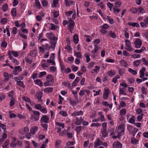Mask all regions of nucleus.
<instances>
[{
  "label": "nucleus",
  "instance_id": "1",
  "mask_svg": "<svg viewBox=\"0 0 148 148\" xmlns=\"http://www.w3.org/2000/svg\"><path fill=\"white\" fill-rule=\"evenodd\" d=\"M75 23L71 19H69L68 22L69 30L70 32H72L74 29Z\"/></svg>",
  "mask_w": 148,
  "mask_h": 148
},
{
  "label": "nucleus",
  "instance_id": "2",
  "mask_svg": "<svg viewBox=\"0 0 148 148\" xmlns=\"http://www.w3.org/2000/svg\"><path fill=\"white\" fill-rule=\"evenodd\" d=\"M135 45V47L137 48H140L142 45V42L140 39L137 38L134 42Z\"/></svg>",
  "mask_w": 148,
  "mask_h": 148
},
{
  "label": "nucleus",
  "instance_id": "3",
  "mask_svg": "<svg viewBox=\"0 0 148 148\" xmlns=\"http://www.w3.org/2000/svg\"><path fill=\"white\" fill-rule=\"evenodd\" d=\"M49 118L46 115H43L40 119L41 122L47 123L49 122Z\"/></svg>",
  "mask_w": 148,
  "mask_h": 148
},
{
  "label": "nucleus",
  "instance_id": "4",
  "mask_svg": "<svg viewBox=\"0 0 148 148\" xmlns=\"http://www.w3.org/2000/svg\"><path fill=\"white\" fill-rule=\"evenodd\" d=\"M46 36L48 38L51 40H54L55 39V35L51 32L47 34Z\"/></svg>",
  "mask_w": 148,
  "mask_h": 148
},
{
  "label": "nucleus",
  "instance_id": "5",
  "mask_svg": "<svg viewBox=\"0 0 148 148\" xmlns=\"http://www.w3.org/2000/svg\"><path fill=\"white\" fill-rule=\"evenodd\" d=\"M14 69L13 71V74L14 75H17L21 71V68L20 66H15Z\"/></svg>",
  "mask_w": 148,
  "mask_h": 148
},
{
  "label": "nucleus",
  "instance_id": "6",
  "mask_svg": "<svg viewBox=\"0 0 148 148\" xmlns=\"http://www.w3.org/2000/svg\"><path fill=\"white\" fill-rule=\"evenodd\" d=\"M83 114V112L81 110L79 111H75L71 114L73 116H82Z\"/></svg>",
  "mask_w": 148,
  "mask_h": 148
},
{
  "label": "nucleus",
  "instance_id": "7",
  "mask_svg": "<svg viewBox=\"0 0 148 148\" xmlns=\"http://www.w3.org/2000/svg\"><path fill=\"white\" fill-rule=\"evenodd\" d=\"M103 145V142L101 141L99 139H97L96 142L94 143V146L95 148H97V147Z\"/></svg>",
  "mask_w": 148,
  "mask_h": 148
},
{
  "label": "nucleus",
  "instance_id": "8",
  "mask_svg": "<svg viewBox=\"0 0 148 148\" xmlns=\"http://www.w3.org/2000/svg\"><path fill=\"white\" fill-rule=\"evenodd\" d=\"M41 66L42 68H44L45 67H47L49 66V64L48 63L46 62V61L45 60H43L41 62Z\"/></svg>",
  "mask_w": 148,
  "mask_h": 148
},
{
  "label": "nucleus",
  "instance_id": "9",
  "mask_svg": "<svg viewBox=\"0 0 148 148\" xmlns=\"http://www.w3.org/2000/svg\"><path fill=\"white\" fill-rule=\"evenodd\" d=\"M109 90L108 89H106L105 90L104 93L103 95V98L104 99H106L108 97L109 94Z\"/></svg>",
  "mask_w": 148,
  "mask_h": 148
},
{
  "label": "nucleus",
  "instance_id": "10",
  "mask_svg": "<svg viewBox=\"0 0 148 148\" xmlns=\"http://www.w3.org/2000/svg\"><path fill=\"white\" fill-rule=\"evenodd\" d=\"M47 82L53 83V78L52 75H47Z\"/></svg>",
  "mask_w": 148,
  "mask_h": 148
},
{
  "label": "nucleus",
  "instance_id": "11",
  "mask_svg": "<svg viewBox=\"0 0 148 148\" xmlns=\"http://www.w3.org/2000/svg\"><path fill=\"white\" fill-rule=\"evenodd\" d=\"M38 130V127L36 126H34L31 128L30 130V132L32 134H34L35 132Z\"/></svg>",
  "mask_w": 148,
  "mask_h": 148
},
{
  "label": "nucleus",
  "instance_id": "12",
  "mask_svg": "<svg viewBox=\"0 0 148 148\" xmlns=\"http://www.w3.org/2000/svg\"><path fill=\"white\" fill-rule=\"evenodd\" d=\"M79 80V77H76L75 80L73 82L72 84V85L73 87H75L76 86Z\"/></svg>",
  "mask_w": 148,
  "mask_h": 148
},
{
  "label": "nucleus",
  "instance_id": "13",
  "mask_svg": "<svg viewBox=\"0 0 148 148\" xmlns=\"http://www.w3.org/2000/svg\"><path fill=\"white\" fill-rule=\"evenodd\" d=\"M15 99L14 97L10 98V107H12L15 104Z\"/></svg>",
  "mask_w": 148,
  "mask_h": 148
},
{
  "label": "nucleus",
  "instance_id": "14",
  "mask_svg": "<svg viewBox=\"0 0 148 148\" xmlns=\"http://www.w3.org/2000/svg\"><path fill=\"white\" fill-rule=\"evenodd\" d=\"M94 50L92 51V53L93 54V56L95 55V53H97L99 49V47L97 45H94Z\"/></svg>",
  "mask_w": 148,
  "mask_h": 148
},
{
  "label": "nucleus",
  "instance_id": "15",
  "mask_svg": "<svg viewBox=\"0 0 148 148\" xmlns=\"http://www.w3.org/2000/svg\"><path fill=\"white\" fill-rule=\"evenodd\" d=\"M107 74L109 76L112 77L114 75H115V73L114 70H111L109 71Z\"/></svg>",
  "mask_w": 148,
  "mask_h": 148
},
{
  "label": "nucleus",
  "instance_id": "16",
  "mask_svg": "<svg viewBox=\"0 0 148 148\" xmlns=\"http://www.w3.org/2000/svg\"><path fill=\"white\" fill-rule=\"evenodd\" d=\"M113 148H120V143L119 141L114 143L113 145Z\"/></svg>",
  "mask_w": 148,
  "mask_h": 148
},
{
  "label": "nucleus",
  "instance_id": "17",
  "mask_svg": "<svg viewBox=\"0 0 148 148\" xmlns=\"http://www.w3.org/2000/svg\"><path fill=\"white\" fill-rule=\"evenodd\" d=\"M68 100L70 102V104L72 106H74L76 105L77 103L72 98L69 97L68 99Z\"/></svg>",
  "mask_w": 148,
  "mask_h": 148
},
{
  "label": "nucleus",
  "instance_id": "18",
  "mask_svg": "<svg viewBox=\"0 0 148 148\" xmlns=\"http://www.w3.org/2000/svg\"><path fill=\"white\" fill-rule=\"evenodd\" d=\"M73 38L74 43L75 44H77L79 41L78 36L76 34H75Z\"/></svg>",
  "mask_w": 148,
  "mask_h": 148
},
{
  "label": "nucleus",
  "instance_id": "19",
  "mask_svg": "<svg viewBox=\"0 0 148 148\" xmlns=\"http://www.w3.org/2000/svg\"><path fill=\"white\" fill-rule=\"evenodd\" d=\"M141 63V60H136L133 62V65L135 66H138Z\"/></svg>",
  "mask_w": 148,
  "mask_h": 148
},
{
  "label": "nucleus",
  "instance_id": "20",
  "mask_svg": "<svg viewBox=\"0 0 148 148\" xmlns=\"http://www.w3.org/2000/svg\"><path fill=\"white\" fill-rule=\"evenodd\" d=\"M11 13L13 17H15L16 15V10L15 8H14L11 10Z\"/></svg>",
  "mask_w": 148,
  "mask_h": 148
},
{
  "label": "nucleus",
  "instance_id": "21",
  "mask_svg": "<svg viewBox=\"0 0 148 148\" xmlns=\"http://www.w3.org/2000/svg\"><path fill=\"white\" fill-rule=\"evenodd\" d=\"M63 84L65 86L68 87L69 90H71L72 88L71 86V84L68 82H64L63 83Z\"/></svg>",
  "mask_w": 148,
  "mask_h": 148
},
{
  "label": "nucleus",
  "instance_id": "22",
  "mask_svg": "<svg viewBox=\"0 0 148 148\" xmlns=\"http://www.w3.org/2000/svg\"><path fill=\"white\" fill-rule=\"evenodd\" d=\"M8 6L6 3H5L2 7V9L3 11L5 12L7 10Z\"/></svg>",
  "mask_w": 148,
  "mask_h": 148
},
{
  "label": "nucleus",
  "instance_id": "23",
  "mask_svg": "<svg viewBox=\"0 0 148 148\" xmlns=\"http://www.w3.org/2000/svg\"><path fill=\"white\" fill-rule=\"evenodd\" d=\"M125 49L127 51H131L134 50V49L132 47L131 45L127 46V47H125Z\"/></svg>",
  "mask_w": 148,
  "mask_h": 148
},
{
  "label": "nucleus",
  "instance_id": "24",
  "mask_svg": "<svg viewBox=\"0 0 148 148\" xmlns=\"http://www.w3.org/2000/svg\"><path fill=\"white\" fill-rule=\"evenodd\" d=\"M34 82L36 84L40 86H42L43 85L41 81L38 79H37L34 80Z\"/></svg>",
  "mask_w": 148,
  "mask_h": 148
},
{
  "label": "nucleus",
  "instance_id": "25",
  "mask_svg": "<svg viewBox=\"0 0 148 148\" xmlns=\"http://www.w3.org/2000/svg\"><path fill=\"white\" fill-rule=\"evenodd\" d=\"M128 25H131L133 27H139V24L136 23H132L130 22L128 23Z\"/></svg>",
  "mask_w": 148,
  "mask_h": 148
},
{
  "label": "nucleus",
  "instance_id": "26",
  "mask_svg": "<svg viewBox=\"0 0 148 148\" xmlns=\"http://www.w3.org/2000/svg\"><path fill=\"white\" fill-rule=\"evenodd\" d=\"M106 130H103L102 132V136L104 138H106L108 136V133Z\"/></svg>",
  "mask_w": 148,
  "mask_h": 148
},
{
  "label": "nucleus",
  "instance_id": "27",
  "mask_svg": "<svg viewBox=\"0 0 148 148\" xmlns=\"http://www.w3.org/2000/svg\"><path fill=\"white\" fill-rule=\"evenodd\" d=\"M74 54L75 56L79 58H81L82 57V54L80 52H74Z\"/></svg>",
  "mask_w": 148,
  "mask_h": 148
},
{
  "label": "nucleus",
  "instance_id": "28",
  "mask_svg": "<svg viewBox=\"0 0 148 148\" xmlns=\"http://www.w3.org/2000/svg\"><path fill=\"white\" fill-rule=\"evenodd\" d=\"M53 91V88L52 87H47L45 89V92H51Z\"/></svg>",
  "mask_w": 148,
  "mask_h": 148
},
{
  "label": "nucleus",
  "instance_id": "29",
  "mask_svg": "<svg viewBox=\"0 0 148 148\" xmlns=\"http://www.w3.org/2000/svg\"><path fill=\"white\" fill-rule=\"evenodd\" d=\"M132 13H136L138 12V10L136 8H132L130 10Z\"/></svg>",
  "mask_w": 148,
  "mask_h": 148
},
{
  "label": "nucleus",
  "instance_id": "30",
  "mask_svg": "<svg viewBox=\"0 0 148 148\" xmlns=\"http://www.w3.org/2000/svg\"><path fill=\"white\" fill-rule=\"evenodd\" d=\"M25 62L27 63L30 64H31L32 62V60H31L30 58H29V57H27L25 58Z\"/></svg>",
  "mask_w": 148,
  "mask_h": 148
},
{
  "label": "nucleus",
  "instance_id": "31",
  "mask_svg": "<svg viewBox=\"0 0 148 148\" xmlns=\"http://www.w3.org/2000/svg\"><path fill=\"white\" fill-rule=\"evenodd\" d=\"M47 62L48 63V64L51 63V65H55L56 64L55 61L51 58L47 60Z\"/></svg>",
  "mask_w": 148,
  "mask_h": 148
},
{
  "label": "nucleus",
  "instance_id": "32",
  "mask_svg": "<svg viewBox=\"0 0 148 148\" xmlns=\"http://www.w3.org/2000/svg\"><path fill=\"white\" fill-rule=\"evenodd\" d=\"M16 84L18 85L23 88H24L25 87V85L23 84V82L22 81H17L16 82Z\"/></svg>",
  "mask_w": 148,
  "mask_h": 148
},
{
  "label": "nucleus",
  "instance_id": "33",
  "mask_svg": "<svg viewBox=\"0 0 148 148\" xmlns=\"http://www.w3.org/2000/svg\"><path fill=\"white\" fill-rule=\"evenodd\" d=\"M59 114L63 117L66 116L67 115V113L65 111H61L60 112Z\"/></svg>",
  "mask_w": 148,
  "mask_h": 148
},
{
  "label": "nucleus",
  "instance_id": "34",
  "mask_svg": "<svg viewBox=\"0 0 148 148\" xmlns=\"http://www.w3.org/2000/svg\"><path fill=\"white\" fill-rule=\"evenodd\" d=\"M76 122L75 124L77 125H79L81 124L82 122L80 121L79 119V118L78 117H77L76 118Z\"/></svg>",
  "mask_w": 148,
  "mask_h": 148
},
{
  "label": "nucleus",
  "instance_id": "35",
  "mask_svg": "<svg viewBox=\"0 0 148 148\" xmlns=\"http://www.w3.org/2000/svg\"><path fill=\"white\" fill-rule=\"evenodd\" d=\"M71 68L73 72L76 71L79 69L78 67L75 66L73 65L72 66Z\"/></svg>",
  "mask_w": 148,
  "mask_h": 148
},
{
  "label": "nucleus",
  "instance_id": "36",
  "mask_svg": "<svg viewBox=\"0 0 148 148\" xmlns=\"http://www.w3.org/2000/svg\"><path fill=\"white\" fill-rule=\"evenodd\" d=\"M56 125L58 126H59L62 127L63 128H64V123H61L60 122H56Z\"/></svg>",
  "mask_w": 148,
  "mask_h": 148
},
{
  "label": "nucleus",
  "instance_id": "37",
  "mask_svg": "<svg viewBox=\"0 0 148 148\" xmlns=\"http://www.w3.org/2000/svg\"><path fill=\"white\" fill-rule=\"evenodd\" d=\"M71 90L72 92L73 95L75 97V98L77 100L78 96L77 95V91L74 92L73 90Z\"/></svg>",
  "mask_w": 148,
  "mask_h": 148
},
{
  "label": "nucleus",
  "instance_id": "38",
  "mask_svg": "<svg viewBox=\"0 0 148 148\" xmlns=\"http://www.w3.org/2000/svg\"><path fill=\"white\" fill-rule=\"evenodd\" d=\"M9 143V141L8 140H6L3 146V148H7V146Z\"/></svg>",
  "mask_w": 148,
  "mask_h": 148
},
{
  "label": "nucleus",
  "instance_id": "39",
  "mask_svg": "<svg viewBox=\"0 0 148 148\" xmlns=\"http://www.w3.org/2000/svg\"><path fill=\"white\" fill-rule=\"evenodd\" d=\"M128 71L134 75H136L137 73L136 71L134 70L131 68L129 69Z\"/></svg>",
  "mask_w": 148,
  "mask_h": 148
},
{
  "label": "nucleus",
  "instance_id": "40",
  "mask_svg": "<svg viewBox=\"0 0 148 148\" xmlns=\"http://www.w3.org/2000/svg\"><path fill=\"white\" fill-rule=\"evenodd\" d=\"M120 6V2L119 1H117L116 2L115 4L114 7L115 8H118Z\"/></svg>",
  "mask_w": 148,
  "mask_h": 148
},
{
  "label": "nucleus",
  "instance_id": "41",
  "mask_svg": "<svg viewBox=\"0 0 148 148\" xmlns=\"http://www.w3.org/2000/svg\"><path fill=\"white\" fill-rule=\"evenodd\" d=\"M41 126L44 128L45 131H46L47 130V128L48 127V125L46 124H43L42 123L41 125Z\"/></svg>",
  "mask_w": 148,
  "mask_h": 148
},
{
  "label": "nucleus",
  "instance_id": "42",
  "mask_svg": "<svg viewBox=\"0 0 148 148\" xmlns=\"http://www.w3.org/2000/svg\"><path fill=\"white\" fill-rule=\"evenodd\" d=\"M7 45V43L5 41H3L1 42V46L5 48Z\"/></svg>",
  "mask_w": 148,
  "mask_h": 148
},
{
  "label": "nucleus",
  "instance_id": "43",
  "mask_svg": "<svg viewBox=\"0 0 148 148\" xmlns=\"http://www.w3.org/2000/svg\"><path fill=\"white\" fill-rule=\"evenodd\" d=\"M125 46L127 47V46L131 45V42L128 39H125Z\"/></svg>",
  "mask_w": 148,
  "mask_h": 148
},
{
  "label": "nucleus",
  "instance_id": "44",
  "mask_svg": "<svg viewBox=\"0 0 148 148\" xmlns=\"http://www.w3.org/2000/svg\"><path fill=\"white\" fill-rule=\"evenodd\" d=\"M101 126V124L100 123H93L91 125V127H98L99 126Z\"/></svg>",
  "mask_w": 148,
  "mask_h": 148
},
{
  "label": "nucleus",
  "instance_id": "45",
  "mask_svg": "<svg viewBox=\"0 0 148 148\" xmlns=\"http://www.w3.org/2000/svg\"><path fill=\"white\" fill-rule=\"evenodd\" d=\"M7 19L6 18H3L1 21V23L3 24H5L7 23Z\"/></svg>",
  "mask_w": 148,
  "mask_h": 148
},
{
  "label": "nucleus",
  "instance_id": "46",
  "mask_svg": "<svg viewBox=\"0 0 148 148\" xmlns=\"http://www.w3.org/2000/svg\"><path fill=\"white\" fill-rule=\"evenodd\" d=\"M141 60L143 62L144 64L148 66V61L146 60L145 58H142Z\"/></svg>",
  "mask_w": 148,
  "mask_h": 148
},
{
  "label": "nucleus",
  "instance_id": "47",
  "mask_svg": "<svg viewBox=\"0 0 148 148\" xmlns=\"http://www.w3.org/2000/svg\"><path fill=\"white\" fill-rule=\"evenodd\" d=\"M76 130L77 131V133L79 134L82 130V127L80 126L76 127Z\"/></svg>",
  "mask_w": 148,
  "mask_h": 148
},
{
  "label": "nucleus",
  "instance_id": "48",
  "mask_svg": "<svg viewBox=\"0 0 148 148\" xmlns=\"http://www.w3.org/2000/svg\"><path fill=\"white\" fill-rule=\"evenodd\" d=\"M36 51L34 50L31 51L30 53V55L31 56L34 57L36 54Z\"/></svg>",
  "mask_w": 148,
  "mask_h": 148
},
{
  "label": "nucleus",
  "instance_id": "49",
  "mask_svg": "<svg viewBox=\"0 0 148 148\" xmlns=\"http://www.w3.org/2000/svg\"><path fill=\"white\" fill-rule=\"evenodd\" d=\"M119 78L120 77L119 76L116 75L113 78L112 82L115 83H116L117 81V79Z\"/></svg>",
  "mask_w": 148,
  "mask_h": 148
},
{
  "label": "nucleus",
  "instance_id": "50",
  "mask_svg": "<svg viewBox=\"0 0 148 148\" xmlns=\"http://www.w3.org/2000/svg\"><path fill=\"white\" fill-rule=\"evenodd\" d=\"M107 18L110 24H113L114 23V21L113 19L111 18L110 16H108L107 17Z\"/></svg>",
  "mask_w": 148,
  "mask_h": 148
},
{
  "label": "nucleus",
  "instance_id": "51",
  "mask_svg": "<svg viewBox=\"0 0 148 148\" xmlns=\"http://www.w3.org/2000/svg\"><path fill=\"white\" fill-rule=\"evenodd\" d=\"M35 3L36 4V6L38 8H40V3L39 1L38 0H36L35 1Z\"/></svg>",
  "mask_w": 148,
  "mask_h": 148
},
{
  "label": "nucleus",
  "instance_id": "52",
  "mask_svg": "<svg viewBox=\"0 0 148 148\" xmlns=\"http://www.w3.org/2000/svg\"><path fill=\"white\" fill-rule=\"evenodd\" d=\"M109 33L110 35L111 36V37L114 38H116V36L114 34V33H112V31H110L109 32Z\"/></svg>",
  "mask_w": 148,
  "mask_h": 148
},
{
  "label": "nucleus",
  "instance_id": "53",
  "mask_svg": "<svg viewBox=\"0 0 148 148\" xmlns=\"http://www.w3.org/2000/svg\"><path fill=\"white\" fill-rule=\"evenodd\" d=\"M107 6H108V7L110 9V11H111L112 8L113 6V5L112 3L109 2H108L107 3Z\"/></svg>",
  "mask_w": 148,
  "mask_h": 148
},
{
  "label": "nucleus",
  "instance_id": "54",
  "mask_svg": "<svg viewBox=\"0 0 148 148\" xmlns=\"http://www.w3.org/2000/svg\"><path fill=\"white\" fill-rule=\"evenodd\" d=\"M53 14L54 17L55 18H56L59 15V12L58 11H55L53 12Z\"/></svg>",
  "mask_w": 148,
  "mask_h": 148
},
{
  "label": "nucleus",
  "instance_id": "55",
  "mask_svg": "<svg viewBox=\"0 0 148 148\" xmlns=\"http://www.w3.org/2000/svg\"><path fill=\"white\" fill-rule=\"evenodd\" d=\"M12 33L14 34H16L17 32V28L15 27H13L12 29Z\"/></svg>",
  "mask_w": 148,
  "mask_h": 148
},
{
  "label": "nucleus",
  "instance_id": "56",
  "mask_svg": "<svg viewBox=\"0 0 148 148\" xmlns=\"http://www.w3.org/2000/svg\"><path fill=\"white\" fill-rule=\"evenodd\" d=\"M35 107L37 109L40 110L41 109L42 107L39 104H36L35 105Z\"/></svg>",
  "mask_w": 148,
  "mask_h": 148
},
{
  "label": "nucleus",
  "instance_id": "57",
  "mask_svg": "<svg viewBox=\"0 0 148 148\" xmlns=\"http://www.w3.org/2000/svg\"><path fill=\"white\" fill-rule=\"evenodd\" d=\"M86 38V40L88 42H89L91 41L90 38L91 37L90 36L85 35L84 36Z\"/></svg>",
  "mask_w": 148,
  "mask_h": 148
},
{
  "label": "nucleus",
  "instance_id": "58",
  "mask_svg": "<svg viewBox=\"0 0 148 148\" xmlns=\"http://www.w3.org/2000/svg\"><path fill=\"white\" fill-rule=\"evenodd\" d=\"M47 73L45 71L41 72L40 73L39 77L41 78L46 75Z\"/></svg>",
  "mask_w": 148,
  "mask_h": 148
},
{
  "label": "nucleus",
  "instance_id": "59",
  "mask_svg": "<svg viewBox=\"0 0 148 148\" xmlns=\"http://www.w3.org/2000/svg\"><path fill=\"white\" fill-rule=\"evenodd\" d=\"M132 57L133 58H140V54H134L132 56Z\"/></svg>",
  "mask_w": 148,
  "mask_h": 148
},
{
  "label": "nucleus",
  "instance_id": "60",
  "mask_svg": "<svg viewBox=\"0 0 148 148\" xmlns=\"http://www.w3.org/2000/svg\"><path fill=\"white\" fill-rule=\"evenodd\" d=\"M103 130H107V123H103L102 124Z\"/></svg>",
  "mask_w": 148,
  "mask_h": 148
},
{
  "label": "nucleus",
  "instance_id": "61",
  "mask_svg": "<svg viewBox=\"0 0 148 148\" xmlns=\"http://www.w3.org/2000/svg\"><path fill=\"white\" fill-rule=\"evenodd\" d=\"M114 12L115 14H117V13L119 12L120 11V10L118 8H115V7H114L113 8Z\"/></svg>",
  "mask_w": 148,
  "mask_h": 148
},
{
  "label": "nucleus",
  "instance_id": "62",
  "mask_svg": "<svg viewBox=\"0 0 148 148\" xmlns=\"http://www.w3.org/2000/svg\"><path fill=\"white\" fill-rule=\"evenodd\" d=\"M42 47L45 49H46L47 50L49 49L50 48L48 44H46L44 45H42Z\"/></svg>",
  "mask_w": 148,
  "mask_h": 148
},
{
  "label": "nucleus",
  "instance_id": "63",
  "mask_svg": "<svg viewBox=\"0 0 148 148\" xmlns=\"http://www.w3.org/2000/svg\"><path fill=\"white\" fill-rule=\"evenodd\" d=\"M71 70L68 67L67 68V69L65 70L64 71V73L66 74H68L69 73H71Z\"/></svg>",
  "mask_w": 148,
  "mask_h": 148
},
{
  "label": "nucleus",
  "instance_id": "64",
  "mask_svg": "<svg viewBox=\"0 0 148 148\" xmlns=\"http://www.w3.org/2000/svg\"><path fill=\"white\" fill-rule=\"evenodd\" d=\"M121 63L123 66L126 67L127 66V64L125 60H122L121 61Z\"/></svg>",
  "mask_w": 148,
  "mask_h": 148
}]
</instances>
